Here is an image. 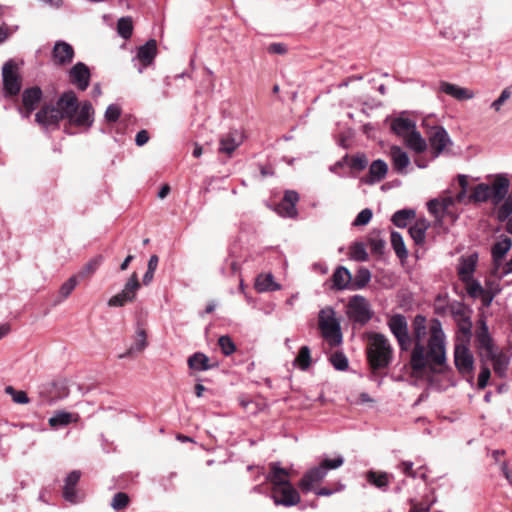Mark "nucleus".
Returning a JSON list of instances; mask_svg holds the SVG:
<instances>
[{"label": "nucleus", "mask_w": 512, "mask_h": 512, "mask_svg": "<svg viewBox=\"0 0 512 512\" xmlns=\"http://www.w3.org/2000/svg\"><path fill=\"white\" fill-rule=\"evenodd\" d=\"M330 362L338 371H345L349 367L348 359L343 352H335L330 357Z\"/></svg>", "instance_id": "8fccbe9b"}, {"label": "nucleus", "mask_w": 512, "mask_h": 512, "mask_svg": "<svg viewBox=\"0 0 512 512\" xmlns=\"http://www.w3.org/2000/svg\"><path fill=\"white\" fill-rule=\"evenodd\" d=\"M121 115V108L116 104H110L105 111V119L108 122H116Z\"/></svg>", "instance_id": "13d9d810"}, {"label": "nucleus", "mask_w": 512, "mask_h": 512, "mask_svg": "<svg viewBox=\"0 0 512 512\" xmlns=\"http://www.w3.org/2000/svg\"><path fill=\"white\" fill-rule=\"evenodd\" d=\"M344 463V458L341 455H338L334 459H324L321 461V467H324V471L327 473L330 469H337L342 466Z\"/></svg>", "instance_id": "4d7b16f0"}, {"label": "nucleus", "mask_w": 512, "mask_h": 512, "mask_svg": "<svg viewBox=\"0 0 512 512\" xmlns=\"http://www.w3.org/2000/svg\"><path fill=\"white\" fill-rule=\"evenodd\" d=\"M391 245L395 251V254L399 259H405L408 256V251L405 247V243L402 235L397 231H392L390 236Z\"/></svg>", "instance_id": "58836bf2"}, {"label": "nucleus", "mask_w": 512, "mask_h": 512, "mask_svg": "<svg viewBox=\"0 0 512 512\" xmlns=\"http://www.w3.org/2000/svg\"><path fill=\"white\" fill-rule=\"evenodd\" d=\"M188 366L194 371H207L218 366V363H210V359L202 352H196L188 358Z\"/></svg>", "instance_id": "2f4dec72"}, {"label": "nucleus", "mask_w": 512, "mask_h": 512, "mask_svg": "<svg viewBox=\"0 0 512 512\" xmlns=\"http://www.w3.org/2000/svg\"><path fill=\"white\" fill-rule=\"evenodd\" d=\"M430 224L425 219H420L415 222L409 228V234L411 238L414 240L415 244L422 245L425 243L426 239V231L429 228Z\"/></svg>", "instance_id": "72a5a7b5"}, {"label": "nucleus", "mask_w": 512, "mask_h": 512, "mask_svg": "<svg viewBox=\"0 0 512 512\" xmlns=\"http://www.w3.org/2000/svg\"><path fill=\"white\" fill-rule=\"evenodd\" d=\"M388 172V166L382 159L374 160L369 167L368 174L362 178V182L373 185L385 178Z\"/></svg>", "instance_id": "4be33fe9"}, {"label": "nucleus", "mask_w": 512, "mask_h": 512, "mask_svg": "<svg viewBox=\"0 0 512 512\" xmlns=\"http://www.w3.org/2000/svg\"><path fill=\"white\" fill-rule=\"evenodd\" d=\"M366 356L368 365L374 373L391 365L394 349L386 335L379 332L367 334Z\"/></svg>", "instance_id": "7ed1b4c3"}, {"label": "nucleus", "mask_w": 512, "mask_h": 512, "mask_svg": "<svg viewBox=\"0 0 512 512\" xmlns=\"http://www.w3.org/2000/svg\"><path fill=\"white\" fill-rule=\"evenodd\" d=\"M218 345L221 349V352L225 356H229L233 354L236 350L235 343L233 342L232 338L228 335H223L218 339Z\"/></svg>", "instance_id": "603ef678"}, {"label": "nucleus", "mask_w": 512, "mask_h": 512, "mask_svg": "<svg viewBox=\"0 0 512 512\" xmlns=\"http://www.w3.org/2000/svg\"><path fill=\"white\" fill-rule=\"evenodd\" d=\"M271 498L277 506L291 507L300 502V495L291 483L281 487H273Z\"/></svg>", "instance_id": "9b49d317"}, {"label": "nucleus", "mask_w": 512, "mask_h": 512, "mask_svg": "<svg viewBox=\"0 0 512 512\" xmlns=\"http://www.w3.org/2000/svg\"><path fill=\"white\" fill-rule=\"evenodd\" d=\"M347 315L352 322L365 325L372 319L373 311L364 296L354 295L348 301Z\"/></svg>", "instance_id": "423d86ee"}, {"label": "nucleus", "mask_w": 512, "mask_h": 512, "mask_svg": "<svg viewBox=\"0 0 512 512\" xmlns=\"http://www.w3.org/2000/svg\"><path fill=\"white\" fill-rule=\"evenodd\" d=\"M117 33L125 40L131 38L133 33V21L131 17H121L117 21Z\"/></svg>", "instance_id": "c03bdc74"}, {"label": "nucleus", "mask_w": 512, "mask_h": 512, "mask_svg": "<svg viewBox=\"0 0 512 512\" xmlns=\"http://www.w3.org/2000/svg\"><path fill=\"white\" fill-rule=\"evenodd\" d=\"M280 288L281 286L274 281V277L271 273L260 274L256 278L255 289L260 293L268 291H277Z\"/></svg>", "instance_id": "f704fd0d"}, {"label": "nucleus", "mask_w": 512, "mask_h": 512, "mask_svg": "<svg viewBox=\"0 0 512 512\" xmlns=\"http://www.w3.org/2000/svg\"><path fill=\"white\" fill-rule=\"evenodd\" d=\"M511 96V92L509 90V88H506L504 89L500 96L491 104V107L496 110V111H499L501 106L503 105V103Z\"/></svg>", "instance_id": "052dcab7"}, {"label": "nucleus", "mask_w": 512, "mask_h": 512, "mask_svg": "<svg viewBox=\"0 0 512 512\" xmlns=\"http://www.w3.org/2000/svg\"><path fill=\"white\" fill-rule=\"evenodd\" d=\"M139 288L140 283L138 276L136 273H133L126 282L122 291L109 299L108 305L110 307H122L128 302H132L135 299L136 292Z\"/></svg>", "instance_id": "9d476101"}, {"label": "nucleus", "mask_w": 512, "mask_h": 512, "mask_svg": "<svg viewBox=\"0 0 512 512\" xmlns=\"http://www.w3.org/2000/svg\"><path fill=\"white\" fill-rule=\"evenodd\" d=\"M134 343L127 349L123 354L119 355V358L131 357L134 354L143 352L148 346L147 332L146 329L140 322L136 323L135 335L133 337Z\"/></svg>", "instance_id": "6ab92c4d"}, {"label": "nucleus", "mask_w": 512, "mask_h": 512, "mask_svg": "<svg viewBox=\"0 0 512 512\" xmlns=\"http://www.w3.org/2000/svg\"><path fill=\"white\" fill-rule=\"evenodd\" d=\"M426 317L418 314L412 322V335L414 347L411 352L410 366L413 371H423L427 364L442 365L446 361L445 334L442 324L438 319H433L430 325V337L427 343V351L423 340L427 334Z\"/></svg>", "instance_id": "f03ea898"}, {"label": "nucleus", "mask_w": 512, "mask_h": 512, "mask_svg": "<svg viewBox=\"0 0 512 512\" xmlns=\"http://www.w3.org/2000/svg\"><path fill=\"white\" fill-rule=\"evenodd\" d=\"M102 261L103 257L101 255L92 258L75 276H78V280L91 276L96 272Z\"/></svg>", "instance_id": "37998d69"}, {"label": "nucleus", "mask_w": 512, "mask_h": 512, "mask_svg": "<svg viewBox=\"0 0 512 512\" xmlns=\"http://www.w3.org/2000/svg\"><path fill=\"white\" fill-rule=\"evenodd\" d=\"M367 165L368 160L364 154H357L356 156H353L349 161L350 168L356 171L364 170Z\"/></svg>", "instance_id": "5fc2aeb1"}, {"label": "nucleus", "mask_w": 512, "mask_h": 512, "mask_svg": "<svg viewBox=\"0 0 512 512\" xmlns=\"http://www.w3.org/2000/svg\"><path fill=\"white\" fill-rule=\"evenodd\" d=\"M79 280L78 276L72 275L67 281H65L59 289V296L61 297V300H64L68 298L75 287L77 286Z\"/></svg>", "instance_id": "de8ad7c7"}, {"label": "nucleus", "mask_w": 512, "mask_h": 512, "mask_svg": "<svg viewBox=\"0 0 512 512\" xmlns=\"http://www.w3.org/2000/svg\"><path fill=\"white\" fill-rule=\"evenodd\" d=\"M299 201V194L294 190H287L281 202L277 205V212L282 217L295 218L298 214L296 204Z\"/></svg>", "instance_id": "dca6fc26"}, {"label": "nucleus", "mask_w": 512, "mask_h": 512, "mask_svg": "<svg viewBox=\"0 0 512 512\" xmlns=\"http://www.w3.org/2000/svg\"><path fill=\"white\" fill-rule=\"evenodd\" d=\"M130 502V498L127 493L125 492H117L114 494L112 500H111V507L116 510L120 511L125 509Z\"/></svg>", "instance_id": "3c124183"}, {"label": "nucleus", "mask_w": 512, "mask_h": 512, "mask_svg": "<svg viewBox=\"0 0 512 512\" xmlns=\"http://www.w3.org/2000/svg\"><path fill=\"white\" fill-rule=\"evenodd\" d=\"M371 280V272L365 267H360L354 277L351 276V289L352 291L361 290L365 288Z\"/></svg>", "instance_id": "c9c22d12"}, {"label": "nucleus", "mask_w": 512, "mask_h": 512, "mask_svg": "<svg viewBox=\"0 0 512 512\" xmlns=\"http://www.w3.org/2000/svg\"><path fill=\"white\" fill-rule=\"evenodd\" d=\"M428 211L433 214L434 216H438L440 212H443L441 208L440 200L438 199H431L427 203Z\"/></svg>", "instance_id": "e2e57ef3"}, {"label": "nucleus", "mask_w": 512, "mask_h": 512, "mask_svg": "<svg viewBox=\"0 0 512 512\" xmlns=\"http://www.w3.org/2000/svg\"><path fill=\"white\" fill-rule=\"evenodd\" d=\"M478 262V254L472 253L468 256H462L459 260L457 272L461 281H469L473 277Z\"/></svg>", "instance_id": "5701e85b"}, {"label": "nucleus", "mask_w": 512, "mask_h": 512, "mask_svg": "<svg viewBox=\"0 0 512 512\" xmlns=\"http://www.w3.org/2000/svg\"><path fill=\"white\" fill-rule=\"evenodd\" d=\"M491 188L486 183H480L473 188L470 199L474 202H486L490 198Z\"/></svg>", "instance_id": "79ce46f5"}, {"label": "nucleus", "mask_w": 512, "mask_h": 512, "mask_svg": "<svg viewBox=\"0 0 512 512\" xmlns=\"http://www.w3.org/2000/svg\"><path fill=\"white\" fill-rule=\"evenodd\" d=\"M94 108L90 101H78L73 90L63 92L56 104H44L35 114V122L45 129L58 128L60 121L68 120L70 125L89 129L94 123Z\"/></svg>", "instance_id": "f257e3e1"}, {"label": "nucleus", "mask_w": 512, "mask_h": 512, "mask_svg": "<svg viewBox=\"0 0 512 512\" xmlns=\"http://www.w3.org/2000/svg\"><path fill=\"white\" fill-rule=\"evenodd\" d=\"M3 95L6 99L17 97L21 91V78L13 60L5 62L2 68Z\"/></svg>", "instance_id": "0eeeda50"}, {"label": "nucleus", "mask_w": 512, "mask_h": 512, "mask_svg": "<svg viewBox=\"0 0 512 512\" xmlns=\"http://www.w3.org/2000/svg\"><path fill=\"white\" fill-rule=\"evenodd\" d=\"M156 54L157 42L155 39H149L144 45L138 48L136 57L133 58V62L139 61L141 63L138 67L139 73H142L147 66L153 63Z\"/></svg>", "instance_id": "ddd939ff"}, {"label": "nucleus", "mask_w": 512, "mask_h": 512, "mask_svg": "<svg viewBox=\"0 0 512 512\" xmlns=\"http://www.w3.org/2000/svg\"><path fill=\"white\" fill-rule=\"evenodd\" d=\"M326 476L324 467L316 466L308 470L299 482V487L303 492H309L315 483L321 481Z\"/></svg>", "instance_id": "b1692460"}, {"label": "nucleus", "mask_w": 512, "mask_h": 512, "mask_svg": "<svg viewBox=\"0 0 512 512\" xmlns=\"http://www.w3.org/2000/svg\"><path fill=\"white\" fill-rule=\"evenodd\" d=\"M390 157L394 170L399 174H406V168L410 164L408 154L399 146H392L390 148Z\"/></svg>", "instance_id": "393cba45"}, {"label": "nucleus", "mask_w": 512, "mask_h": 512, "mask_svg": "<svg viewBox=\"0 0 512 512\" xmlns=\"http://www.w3.org/2000/svg\"><path fill=\"white\" fill-rule=\"evenodd\" d=\"M391 478L392 475L388 474L387 472H377L371 470L366 474L367 482L382 491L387 490Z\"/></svg>", "instance_id": "473e14b6"}, {"label": "nucleus", "mask_w": 512, "mask_h": 512, "mask_svg": "<svg viewBox=\"0 0 512 512\" xmlns=\"http://www.w3.org/2000/svg\"><path fill=\"white\" fill-rule=\"evenodd\" d=\"M428 142L433 158H437L446 147L452 145V140L443 126H434L427 132Z\"/></svg>", "instance_id": "1a4fd4ad"}, {"label": "nucleus", "mask_w": 512, "mask_h": 512, "mask_svg": "<svg viewBox=\"0 0 512 512\" xmlns=\"http://www.w3.org/2000/svg\"><path fill=\"white\" fill-rule=\"evenodd\" d=\"M512 247V239L504 237L502 240L497 241L491 248V255L495 268H499L502 259L509 252Z\"/></svg>", "instance_id": "c85d7f7f"}, {"label": "nucleus", "mask_w": 512, "mask_h": 512, "mask_svg": "<svg viewBox=\"0 0 512 512\" xmlns=\"http://www.w3.org/2000/svg\"><path fill=\"white\" fill-rule=\"evenodd\" d=\"M12 399L15 403H18V404H27L29 402V398H28L26 392H24V391H16L12 395Z\"/></svg>", "instance_id": "774afa93"}, {"label": "nucleus", "mask_w": 512, "mask_h": 512, "mask_svg": "<svg viewBox=\"0 0 512 512\" xmlns=\"http://www.w3.org/2000/svg\"><path fill=\"white\" fill-rule=\"evenodd\" d=\"M475 340L477 348L481 351H485L486 355L491 354L494 350H496L485 320L479 321V327L476 331Z\"/></svg>", "instance_id": "412c9836"}, {"label": "nucleus", "mask_w": 512, "mask_h": 512, "mask_svg": "<svg viewBox=\"0 0 512 512\" xmlns=\"http://www.w3.org/2000/svg\"><path fill=\"white\" fill-rule=\"evenodd\" d=\"M318 324L322 337L334 347L342 343L340 322L336 318V312L332 307H325L319 311Z\"/></svg>", "instance_id": "20e7f679"}, {"label": "nucleus", "mask_w": 512, "mask_h": 512, "mask_svg": "<svg viewBox=\"0 0 512 512\" xmlns=\"http://www.w3.org/2000/svg\"><path fill=\"white\" fill-rule=\"evenodd\" d=\"M490 376V369L487 366H482L478 375V387L480 389H484L487 386Z\"/></svg>", "instance_id": "bf43d9fd"}, {"label": "nucleus", "mask_w": 512, "mask_h": 512, "mask_svg": "<svg viewBox=\"0 0 512 512\" xmlns=\"http://www.w3.org/2000/svg\"><path fill=\"white\" fill-rule=\"evenodd\" d=\"M74 48L63 40L56 41L52 50V60L55 65L65 66L72 63Z\"/></svg>", "instance_id": "4468645a"}, {"label": "nucleus", "mask_w": 512, "mask_h": 512, "mask_svg": "<svg viewBox=\"0 0 512 512\" xmlns=\"http://www.w3.org/2000/svg\"><path fill=\"white\" fill-rule=\"evenodd\" d=\"M440 90L441 92L460 101L472 99L474 97V93L471 90L448 82H442Z\"/></svg>", "instance_id": "c756f323"}, {"label": "nucleus", "mask_w": 512, "mask_h": 512, "mask_svg": "<svg viewBox=\"0 0 512 512\" xmlns=\"http://www.w3.org/2000/svg\"><path fill=\"white\" fill-rule=\"evenodd\" d=\"M454 362L460 373L466 374L473 370L474 358L465 345H456L454 351Z\"/></svg>", "instance_id": "a211bd4d"}, {"label": "nucleus", "mask_w": 512, "mask_h": 512, "mask_svg": "<svg viewBox=\"0 0 512 512\" xmlns=\"http://www.w3.org/2000/svg\"><path fill=\"white\" fill-rule=\"evenodd\" d=\"M267 480L273 484V487H281L290 483L287 470L280 467L279 463L270 464V472L267 476Z\"/></svg>", "instance_id": "7c9ffc66"}, {"label": "nucleus", "mask_w": 512, "mask_h": 512, "mask_svg": "<svg viewBox=\"0 0 512 512\" xmlns=\"http://www.w3.org/2000/svg\"><path fill=\"white\" fill-rule=\"evenodd\" d=\"M372 252L382 254L385 248V241L382 239H374L370 242Z\"/></svg>", "instance_id": "69168bd1"}, {"label": "nucleus", "mask_w": 512, "mask_h": 512, "mask_svg": "<svg viewBox=\"0 0 512 512\" xmlns=\"http://www.w3.org/2000/svg\"><path fill=\"white\" fill-rule=\"evenodd\" d=\"M76 421L73 419V414L66 411H58L49 418L48 423L53 428L67 426L71 422Z\"/></svg>", "instance_id": "ea45409f"}, {"label": "nucleus", "mask_w": 512, "mask_h": 512, "mask_svg": "<svg viewBox=\"0 0 512 512\" xmlns=\"http://www.w3.org/2000/svg\"><path fill=\"white\" fill-rule=\"evenodd\" d=\"M453 317L457 323L458 332L464 337L470 339L472 335L471 310L466 309L463 305H459L452 310Z\"/></svg>", "instance_id": "f3484780"}, {"label": "nucleus", "mask_w": 512, "mask_h": 512, "mask_svg": "<svg viewBox=\"0 0 512 512\" xmlns=\"http://www.w3.org/2000/svg\"><path fill=\"white\" fill-rule=\"evenodd\" d=\"M373 212L369 208L361 210L353 221V226H364L367 225L372 219Z\"/></svg>", "instance_id": "6e6d98bb"}, {"label": "nucleus", "mask_w": 512, "mask_h": 512, "mask_svg": "<svg viewBox=\"0 0 512 512\" xmlns=\"http://www.w3.org/2000/svg\"><path fill=\"white\" fill-rule=\"evenodd\" d=\"M268 52L282 55L287 52V47L283 43H272L268 47Z\"/></svg>", "instance_id": "0e129e2a"}, {"label": "nucleus", "mask_w": 512, "mask_h": 512, "mask_svg": "<svg viewBox=\"0 0 512 512\" xmlns=\"http://www.w3.org/2000/svg\"><path fill=\"white\" fill-rule=\"evenodd\" d=\"M510 180L507 174H497L490 185V198L494 205H499L507 196Z\"/></svg>", "instance_id": "2eb2a0df"}, {"label": "nucleus", "mask_w": 512, "mask_h": 512, "mask_svg": "<svg viewBox=\"0 0 512 512\" xmlns=\"http://www.w3.org/2000/svg\"><path fill=\"white\" fill-rule=\"evenodd\" d=\"M294 364L301 370H307L311 364L310 348L302 346L299 350L298 356L294 360Z\"/></svg>", "instance_id": "49530a36"}, {"label": "nucleus", "mask_w": 512, "mask_h": 512, "mask_svg": "<svg viewBox=\"0 0 512 512\" xmlns=\"http://www.w3.org/2000/svg\"><path fill=\"white\" fill-rule=\"evenodd\" d=\"M466 284V290L470 297L478 298L485 293V289L482 287L480 282L473 277L469 281H462Z\"/></svg>", "instance_id": "09e8293b"}, {"label": "nucleus", "mask_w": 512, "mask_h": 512, "mask_svg": "<svg viewBox=\"0 0 512 512\" xmlns=\"http://www.w3.org/2000/svg\"><path fill=\"white\" fill-rule=\"evenodd\" d=\"M387 326L397 340L401 353L410 350L412 338L409 334L408 322L403 314L397 313L389 317Z\"/></svg>", "instance_id": "39448f33"}, {"label": "nucleus", "mask_w": 512, "mask_h": 512, "mask_svg": "<svg viewBox=\"0 0 512 512\" xmlns=\"http://www.w3.org/2000/svg\"><path fill=\"white\" fill-rule=\"evenodd\" d=\"M351 272L344 266H338L332 275V288L336 291L351 289Z\"/></svg>", "instance_id": "cd10ccee"}, {"label": "nucleus", "mask_w": 512, "mask_h": 512, "mask_svg": "<svg viewBox=\"0 0 512 512\" xmlns=\"http://www.w3.org/2000/svg\"><path fill=\"white\" fill-rule=\"evenodd\" d=\"M413 462L411 461H403L400 463L399 465V468L401 469V471L409 476V477H412V478H416L417 477V473L416 471L413 469Z\"/></svg>", "instance_id": "680f3d73"}, {"label": "nucleus", "mask_w": 512, "mask_h": 512, "mask_svg": "<svg viewBox=\"0 0 512 512\" xmlns=\"http://www.w3.org/2000/svg\"><path fill=\"white\" fill-rule=\"evenodd\" d=\"M414 217L415 211L413 209H401L393 214L391 221L398 228H405L408 220Z\"/></svg>", "instance_id": "a19ab883"}, {"label": "nucleus", "mask_w": 512, "mask_h": 512, "mask_svg": "<svg viewBox=\"0 0 512 512\" xmlns=\"http://www.w3.org/2000/svg\"><path fill=\"white\" fill-rule=\"evenodd\" d=\"M488 359L493 362V370L500 378H505L507 375L510 358L507 354L494 350L491 354L486 355Z\"/></svg>", "instance_id": "bb28decb"}, {"label": "nucleus", "mask_w": 512, "mask_h": 512, "mask_svg": "<svg viewBox=\"0 0 512 512\" xmlns=\"http://www.w3.org/2000/svg\"><path fill=\"white\" fill-rule=\"evenodd\" d=\"M406 145L416 153H422L427 149V142L421 134L412 130L405 138Z\"/></svg>", "instance_id": "e433bc0d"}, {"label": "nucleus", "mask_w": 512, "mask_h": 512, "mask_svg": "<svg viewBox=\"0 0 512 512\" xmlns=\"http://www.w3.org/2000/svg\"><path fill=\"white\" fill-rule=\"evenodd\" d=\"M497 219L501 222L506 221L512 215V194L507 195L497 209Z\"/></svg>", "instance_id": "a18cd8bd"}, {"label": "nucleus", "mask_w": 512, "mask_h": 512, "mask_svg": "<svg viewBox=\"0 0 512 512\" xmlns=\"http://www.w3.org/2000/svg\"><path fill=\"white\" fill-rule=\"evenodd\" d=\"M90 69L83 62H77L69 70V81L72 85L76 86L78 90L85 91L90 84Z\"/></svg>", "instance_id": "f8f14e48"}, {"label": "nucleus", "mask_w": 512, "mask_h": 512, "mask_svg": "<svg viewBox=\"0 0 512 512\" xmlns=\"http://www.w3.org/2000/svg\"><path fill=\"white\" fill-rule=\"evenodd\" d=\"M391 130L398 136H405L410 130H415V123L409 118L398 117L391 123Z\"/></svg>", "instance_id": "4c0bfd02"}, {"label": "nucleus", "mask_w": 512, "mask_h": 512, "mask_svg": "<svg viewBox=\"0 0 512 512\" xmlns=\"http://www.w3.org/2000/svg\"><path fill=\"white\" fill-rule=\"evenodd\" d=\"M351 258L356 261H366L368 259V253L363 243L357 242L351 247L350 251Z\"/></svg>", "instance_id": "864d4df0"}, {"label": "nucleus", "mask_w": 512, "mask_h": 512, "mask_svg": "<svg viewBox=\"0 0 512 512\" xmlns=\"http://www.w3.org/2000/svg\"><path fill=\"white\" fill-rule=\"evenodd\" d=\"M243 141V133L239 130H232L220 139L219 152L231 156L232 153L243 143Z\"/></svg>", "instance_id": "aec40b11"}, {"label": "nucleus", "mask_w": 512, "mask_h": 512, "mask_svg": "<svg viewBox=\"0 0 512 512\" xmlns=\"http://www.w3.org/2000/svg\"><path fill=\"white\" fill-rule=\"evenodd\" d=\"M81 472L78 470L71 471L65 478V484L63 487V498L70 503H77V494L75 487L79 482Z\"/></svg>", "instance_id": "a878e982"}, {"label": "nucleus", "mask_w": 512, "mask_h": 512, "mask_svg": "<svg viewBox=\"0 0 512 512\" xmlns=\"http://www.w3.org/2000/svg\"><path fill=\"white\" fill-rule=\"evenodd\" d=\"M43 97L40 87L33 86L25 88L21 94V103L17 104L16 109L23 119H28L38 108Z\"/></svg>", "instance_id": "6e6552de"}, {"label": "nucleus", "mask_w": 512, "mask_h": 512, "mask_svg": "<svg viewBox=\"0 0 512 512\" xmlns=\"http://www.w3.org/2000/svg\"><path fill=\"white\" fill-rule=\"evenodd\" d=\"M430 507L431 505L428 504H423V503H418V502H415V501H411V509L409 510V512H429L430 510Z\"/></svg>", "instance_id": "338daca9"}]
</instances>
